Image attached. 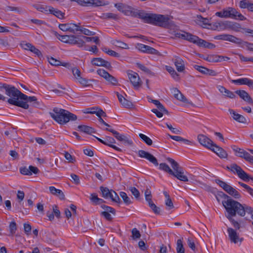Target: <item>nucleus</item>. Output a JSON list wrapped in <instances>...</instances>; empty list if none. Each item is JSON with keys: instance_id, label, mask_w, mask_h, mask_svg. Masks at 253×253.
<instances>
[{"instance_id": "1", "label": "nucleus", "mask_w": 253, "mask_h": 253, "mask_svg": "<svg viewBox=\"0 0 253 253\" xmlns=\"http://www.w3.org/2000/svg\"><path fill=\"white\" fill-rule=\"evenodd\" d=\"M0 88H3L5 90V94L9 97L7 102L12 105H15L22 108L27 109L29 108V105L26 101L28 96L22 93L14 86L7 84H3Z\"/></svg>"}, {"instance_id": "2", "label": "nucleus", "mask_w": 253, "mask_h": 253, "mask_svg": "<svg viewBox=\"0 0 253 253\" xmlns=\"http://www.w3.org/2000/svg\"><path fill=\"white\" fill-rule=\"evenodd\" d=\"M225 197L227 198V200L222 201V205L227 212L226 217L235 216L236 214L244 216L246 213L251 212V207L246 205H243L226 195Z\"/></svg>"}, {"instance_id": "3", "label": "nucleus", "mask_w": 253, "mask_h": 253, "mask_svg": "<svg viewBox=\"0 0 253 253\" xmlns=\"http://www.w3.org/2000/svg\"><path fill=\"white\" fill-rule=\"evenodd\" d=\"M167 160L170 164L173 170L166 163L160 164V169L172 175L181 181L184 182L188 181V177L184 175L183 169L179 166V164L171 158H168Z\"/></svg>"}, {"instance_id": "4", "label": "nucleus", "mask_w": 253, "mask_h": 253, "mask_svg": "<svg viewBox=\"0 0 253 253\" xmlns=\"http://www.w3.org/2000/svg\"><path fill=\"white\" fill-rule=\"evenodd\" d=\"M50 115L53 119L60 125L66 124L70 120L75 121L77 119L75 115L67 110L59 108H54L53 112L50 113Z\"/></svg>"}, {"instance_id": "5", "label": "nucleus", "mask_w": 253, "mask_h": 253, "mask_svg": "<svg viewBox=\"0 0 253 253\" xmlns=\"http://www.w3.org/2000/svg\"><path fill=\"white\" fill-rule=\"evenodd\" d=\"M148 18L149 19V23L163 27L169 26L171 22L168 15L152 14Z\"/></svg>"}, {"instance_id": "6", "label": "nucleus", "mask_w": 253, "mask_h": 253, "mask_svg": "<svg viewBox=\"0 0 253 253\" xmlns=\"http://www.w3.org/2000/svg\"><path fill=\"white\" fill-rule=\"evenodd\" d=\"M215 15L220 18H231L237 19L238 18L240 20H245L246 19L241 13L238 12L236 9L229 7L226 9H224L222 11L215 13Z\"/></svg>"}, {"instance_id": "7", "label": "nucleus", "mask_w": 253, "mask_h": 253, "mask_svg": "<svg viewBox=\"0 0 253 253\" xmlns=\"http://www.w3.org/2000/svg\"><path fill=\"white\" fill-rule=\"evenodd\" d=\"M215 182L221 187L229 195L236 199H239L241 196L239 192L234 188L228 185L224 181L219 179H216Z\"/></svg>"}, {"instance_id": "8", "label": "nucleus", "mask_w": 253, "mask_h": 253, "mask_svg": "<svg viewBox=\"0 0 253 253\" xmlns=\"http://www.w3.org/2000/svg\"><path fill=\"white\" fill-rule=\"evenodd\" d=\"M55 35L62 42L70 44H77L79 47H82L84 43V41L73 35H64L60 36L57 35L56 33Z\"/></svg>"}, {"instance_id": "9", "label": "nucleus", "mask_w": 253, "mask_h": 253, "mask_svg": "<svg viewBox=\"0 0 253 253\" xmlns=\"http://www.w3.org/2000/svg\"><path fill=\"white\" fill-rule=\"evenodd\" d=\"M227 169L233 173H236L238 177L244 181H247L250 179L253 181V177H250L240 166L236 164H232L230 166H227Z\"/></svg>"}, {"instance_id": "10", "label": "nucleus", "mask_w": 253, "mask_h": 253, "mask_svg": "<svg viewBox=\"0 0 253 253\" xmlns=\"http://www.w3.org/2000/svg\"><path fill=\"white\" fill-rule=\"evenodd\" d=\"M149 101L153 103L157 106V109H153L151 111L155 113L158 118H162L164 114H169L168 111L165 109L159 100L150 99Z\"/></svg>"}, {"instance_id": "11", "label": "nucleus", "mask_w": 253, "mask_h": 253, "mask_svg": "<svg viewBox=\"0 0 253 253\" xmlns=\"http://www.w3.org/2000/svg\"><path fill=\"white\" fill-rule=\"evenodd\" d=\"M227 232L228 238L231 243L235 244L239 243L241 244L243 241V238L240 237L239 233L237 232L236 230L229 227L227 228Z\"/></svg>"}, {"instance_id": "12", "label": "nucleus", "mask_w": 253, "mask_h": 253, "mask_svg": "<svg viewBox=\"0 0 253 253\" xmlns=\"http://www.w3.org/2000/svg\"><path fill=\"white\" fill-rule=\"evenodd\" d=\"M115 6L118 10L122 12L126 15L132 16L136 15V13L134 12L135 9L129 5L122 3H116Z\"/></svg>"}, {"instance_id": "13", "label": "nucleus", "mask_w": 253, "mask_h": 253, "mask_svg": "<svg viewBox=\"0 0 253 253\" xmlns=\"http://www.w3.org/2000/svg\"><path fill=\"white\" fill-rule=\"evenodd\" d=\"M127 76L130 82L135 88L138 89L141 86V82L137 73L132 71H128L127 72Z\"/></svg>"}, {"instance_id": "14", "label": "nucleus", "mask_w": 253, "mask_h": 253, "mask_svg": "<svg viewBox=\"0 0 253 253\" xmlns=\"http://www.w3.org/2000/svg\"><path fill=\"white\" fill-rule=\"evenodd\" d=\"M97 72L99 75L104 78L108 83L113 85L118 84V80L104 69H98Z\"/></svg>"}, {"instance_id": "15", "label": "nucleus", "mask_w": 253, "mask_h": 253, "mask_svg": "<svg viewBox=\"0 0 253 253\" xmlns=\"http://www.w3.org/2000/svg\"><path fill=\"white\" fill-rule=\"evenodd\" d=\"M59 28L63 31H70L71 33H75L79 31V25L74 23L61 24L59 25Z\"/></svg>"}, {"instance_id": "16", "label": "nucleus", "mask_w": 253, "mask_h": 253, "mask_svg": "<svg viewBox=\"0 0 253 253\" xmlns=\"http://www.w3.org/2000/svg\"><path fill=\"white\" fill-rule=\"evenodd\" d=\"M195 23L198 25L204 28L210 29L211 24L210 23V20L207 18H204L201 15H197L195 17L194 20Z\"/></svg>"}, {"instance_id": "17", "label": "nucleus", "mask_w": 253, "mask_h": 253, "mask_svg": "<svg viewBox=\"0 0 253 253\" xmlns=\"http://www.w3.org/2000/svg\"><path fill=\"white\" fill-rule=\"evenodd\" d=\"M197 139L201 145L210 149L214 144L213 142L210 138L204 134H199Z\"/></svg>"}, {"instance_id": "18", "label": "nucleus", "mask_w": 253, "mask_h": 253, "mask_svg": "<svg viewBox=\"0 0 253 253\" xmlns=\"http://www.w3.org/2000/svg\"><path fill=\"white\" fill-rule=\"evenodd\" d=\"M138 155L140 157L145 158L148 160L150 162L153 164L154 165L157 166L159 164L157 162L156 158L150 153L146 152L144 150H139L138 152Z\"/></svg>"}, {"instance_id": "19", "label": "nucleus", "mask_w": 253, "mask_h": 253, "mask_svg": "<svg viewBox=\"0 0 253 253\" xmlns=\"http://www.w3.org/2000/svg\"><path fill=\"white\" fill-rule=\"evenodd\" d=\"M21 46L23 49L30 51L39 57L42 56L41 51L30 43L23 42L21 43Z\"/></svg>"}, {"instance_id": "20", "label": "nucleus", "mask_w": 253, "mask_h": 253, "mask_svg": "<svg viewBox=\"0 0 253 253\" xmlns=\"http://www.w3.org/2000/svg\"><path fill=\"white\" fill-rule=\"evenodd\" d=\"M206 61L209 62H221L229 61L230 58L226 56H220L216 55H208L205 58Z\"/></svg>"}, {"instance_id": "21", "label": "nucleus", "mask_w": 253, "mask_h": 253, "mask_svg": "<svg viewBox=\"0 0 253 253\" xmlns=\"http://www.w3.org/2000/svg\"><path fill=\"white\" fill-rule=\"evenodd\" d=\"M135 47L140 51L144 53L157 54L158 52L154 48L142 43H137L135 45Z\"/></svg>"}, {"instance_id": "22", "label": "nucleus", "mask_w": 253, "mask_h": 253, "mask_svg": "<svg viewBox=\"0 0 253 253\" xmlns=\"http://www.w3.org/2000/svg\"><path fill=\"white\" fill-rule=\"evenodd\" d=\"M194 68L201 73L205 75L216 76L217 74V73L213 70L210 69L204 66H199L197 64H195Z\"/></svg>"}, {"instance_id": "23", "label": "nucleus", "mask_w": 253, "mask_h": 253, "mask_svg": "<svg viewBox=\"0 0 253 253\" xmlns=\"http://www.w3.org/2000/svg\"><path fill=\"white\" fill-rule=\"evenodd\" d=\"M210 149L216 153L220 158H226L228 156L227 153L223 149L214 143Z\"/></svg>"}, {"instance_id": "24", "label": "nucleus", "mask_w": 253, "mask_h": 253, "mask_svg": "<svg viewBox=\"0 0 253 253\" xmlns=\"http://www.w3.org/2000/svg\"><path fill=\"white\" fill-rule=\"evenodd\" d=\"M235 93L238 94L244 101L251 105H253V99L247 92L243 90H238L236 91Z\"/></svg>"}, {"instance_id": "25", "label": "nucleus", "mask_w": 253, "mask_h": 253, "mask_svg": "<svg viewBox=\"0 0 253 253\" xmlns=\"http://www.w3.org/2000/svg\"><path fill=\"white\" fill-rule=\"evenodd\" d=\"M218 39L224 41H228L237 43H241V39L230 35H221L218 36Z\"/></svg>"}, {"instance_id": "26", "label": "nucleus", "mask_w": 253, "mask_h": 253, "mask_svg": "<svg viewBox=\"0 0 253 253\" xmlns=\"http://www.w3.org/2000/svg\"><path fill=\"white\" fill-rule=\"evenodd\" d=\"M232 82L240 84H246L250 87L253 88V81L248 78H242L238 80H233Z\"/></svg>"}, {"instance_id": "27", "label": "nucleus", "mask_w": 253, "mask_h": 253, "mask_svg": "<svg viewBox=\"0 0 253 253\" xmlns=\"http://www.w3.org/2000/svg\"><path fill=\"white\" fill-rule=\"evenodd\" d=\"M228 111L235 121L241 123H245L246 122V119L243 116L237 113L232 109H229Z\"/></svg>"}, {"instance_id": "28", "label": "nucleus", "mask_w": 253, "mask_h": 253, "mask_svg": "<svg viewBox=\"0 0 253 253\" xmlns=\"http://www.w3.org/2000/svg\"><path fill=\"white\" fill-rule=\"evenodd\" d=\"M193 43L197 44L200 46L207 47L208 48H212L214 47V45L213 44L201 39L198 37L197 39H195V41H194Z\"/></svg>"}, {"instance_id": "29", "label": "nucleus", "mask_w": 253, "mask_h": 253, "mask_svg": "<svg viewBox=\"0 0 253 253\" xmlns=\"http://www.w3.org/2000/svg\"><path fill=\"white\" fill-rule=\"evenodd\" d=\"M49 189L51 194L55 196H56L60 200L65 199V195L63 192L61 190L57 189L54 186H50L49 187Z\"/></svg>"}, {"instance_id": "30", "label": "nucleus", "mask_w": 253, "mask_h": 253, "mask_svg": "<svg viewBox=\"0 0 253 253\" xmlns=\"http://www.w3.org/2000/svg\"><path fill=\"white\" fill-rule=\"evenodd\" d=\"M48 10V13L53 14L56 17L59 19H63L64 18L65 13L57 9L54 8L53 7L50 6V7H49Z\"/></svg>"}, {"instance_id": "31", "label": "nucleus", "mask_w": 253, "mask_h": 253, "mask_svg": "<svg viewBox=\"0 0 253 253\" xmlns=\"http://www.w3.org/2000/svg\"><path fill=\"white\" fill-rule=\"evenodd\" d=\"M173 95L175 98L184 103H188V100L177 88L173 89Z\"/></svg>"}, {"instance_id": "32", "label": "nucleus", "mask_w": 253, "mask_h": 253, "mask_svg": "<svg viewBox=\"0 0 253 253\" xmlns=\"http://www.w3.org/2000/svg\"><path fill=\"white\" fill-rule=\"evenodd\" d=\"M234 151L235 152L236 156L245 159L246 161H247L250 155L248 152L241 148H237L234 149Z\"/></svg>"}, {"instance_id": "33", "label": "nucleus", "mask_w": 253, "mask_h": 253, "mask_svg": "<svg viewBox=\"0 0 253 253\" xmlns=\"http://www.w3.org/2000/svg\"><path fill=\"white\" fill-rule=\"evenodd\" d=\"M78 128L79 130L89 134L95 132L93 128L87 126L80 125L78 126Z\"/></svg>"}, {"instance_id": "34", "label": "nucleus", "mask_w": 253, "mask_h": 253, "mask_svg": "<svg viewBox=\"0 0 253 253\" xmlns=\"http://www.w3.org/2000/svg\"><path fill=\"white\" fill-rule=\"evenodd\" d=\"M134 12L136 13L135 16H133L134 17H139L144 19L147 22L149 23V19L148 18L150 15H152V13H145L144 12L142 11H137L136 9H134Z\"/></svg>"}, {"instance_id": "35", "label": "nucleus", "mask_w": 253, "mask_h": 253, "mask_svg": "<svg viewBox=\"0 0 253 253\" xmlns=\"http://www.w3.org/2000/svg\"><path fill=\"white\" fill-rule=\"evenodd\" d=\"M100 17L102 19H114L117 20L119 18L117 14L112 13H102Z\"/></svg>"}, {"instance_id": "36", "label": "nucleus", "mask_w": 253, "mask_h": 253, "mask_svg": "<svg viewBox=\"0 0 253 253\" xmlns=\"http://www.w3.org/2000/svg\"><path fill=\"white\" fill-rule=\"evenodd\" d=\"M33 6L37 10L44 13H48V9L50 7V6H44L41 4H34L33 5Z\"/></svg>"}, {"instance_id": "37", "label": "nucleus", "mask_w": 253, "mask_h": 253, "mask_svg": "<svg viewBox=\"0 0 253 253\" xmlns=\"http://www.w3.org/2000/svg\"><path fill=\"white\" fill-rule=\"evenodd\" d=\"M166 68L173 79L177 80L179 79V75L175 71L174 68L170 66H166Z\"/></svg>"}, {"instance_id": "38", "label": "nucleus", "mask_w": 253, "mask_h": 253, "mask_svg": "<svg viewBox=\"0 0 253 253\" xmlns=\"http://www.w3.org/2000/svg\"><path fill=\"white\" fill-rule=\"evenodd\" d=\"M112 43L115 46L120 47V48H123V49H128L129 48V47L126 43L122 41H117V40L114 41Z\"/></svg>"}, {"instance_id": "39", "label": "nucleus", "mask_w": 253, "mask_h": 253, "mask_svg": "<svg viewBox=\"0 0 253 253\" xmlns=\"http://www.w3.org/2000/svg\"><path fill=\"white\" fill-rule=\"evenodd\" d=\"M100 190L101 191L102 196L105 198H109L112 193V190L110 191L107 187H100Z\"/></svg>"}, {"instance_id": "40", "label": "nucleus", "mask_w": 253, "mask_h": 253, "mask_svg": "<svg viewBox=\"0 0 253 253\" xmlns=\"http://www.w3.org/2000/svg\"><path fill=\"white\" fill-rule=\"evenodd\" d=\"M177 253H185V250L181 239H178L176 243Z\"/></svg>"}, {"instance_id": "41", "label": "nucleus", "mask_w": 253, "mask_h": 253, "mask_svg": "<svg viewBox=\"0 0 253 253\" xmlns=\"http://www.w3.org/2000/svg\"><path fill=\"white\" fill-rule=\"evenodd\" d=\"M243 28H242L243 29ZM229 29L232 30L236 32H239L242 29V27L240 24L239 23L230 21V27Z\"/></svg>"}, {"instance_id": "42", "label": "nucleus", "mask_w": 253, "mask_h": 253, "mask_svg": "<svg viewBox=\"0 0 253 253\" xmlns=\"http://www.w3.org/2000/svg\"><path fill=\"white\" fill-rule=\"evenodd\" d=\"M106 130L112 132L116 138L120 141H123V140L125 136V135H124L122 134H120L117 131H116L113 129L106 128Z\"/></svg>"}, {"instance_id": "43", "label": "nucleus", "mask_w": 253, "mask_h": 253, "mask_svg": "<svg viewBox=\"0 0 253 253\" xmlns=\"http://www.w3.org/2000/svg\"><path fill=\"white\" fill-rule=\"evenodd\" d=\"M120 196L126 205H129L131 203L130 198L128 197L125 192H121L120 193Z\"/></svg>"}, {"instance_id": "44", "label": "nucleus", "mask_w": 253, "mask_h": 253, "mask_svg": "<svg viewBox=\"0 0 253 253\" xmlns=\"http://www.w3.org/2000/svg\"><path fill=\"white\" fill-rule=\"evenodd\" d=\"M88 1H89V2L85 3V6L94 5L95 6H99L104 5L103 2L99 0H88Z\"/></svg>"}, {"instance_id": "45", "label": "nucleus", "mask_w": 253, "mask_h": 253, "mask_svg": "<svg viewBox=\"0 0 253 253\" xmlns=\"http://www.w3.org/2000/svg\"><path fill=\"white\" fill-rule=\"evenodd\" d=\"M138 68L145 73L149 75H153V72L148 67H146L145 64H138Z\"/></svg>"}, {"instance_id": "46", "label": "nucleus", "mask_w": 253, "mask_h": 253, "mask_svg": "<svg viewBox=\"0 0 253 253\" xmlns=\"http://www.w3.org/2000/svg\"><path fill=\"white\" fill-rule=\"evenodd\" d=\"M84 113L92 114H95L99 118H101V116H103V117L106 116V113L102 110L100 109L96 111H92V112L85 111Z\"/></svg>"}, {"instance_id": "47", "label": "nucleus", "mask_w": 253, "mask_h": 253, "mask_svg": "<svg viewBox=\"0 0 253 253\" xmlns=\"http://www.w3.org/2000/svg\"><path fill=\"white\" fill-rule=\"evenodd\" d=\"M102 50L105 53H107L108 55L114 56V57H119L120 55L118 53L115 52L114 50L111 49H109L106 47H103L102 48Z\"/></svg>"}, {"instance_id": "48", "label": "nucleus", "mask_w": 253, "mask_h": 253, "mask_svg": "<svg viewBox=\"0 0 253 253\" xmlns=\"http://www.w3.org/2000/svg\"><path fill=\"white\" fill-rule=\"evenodd\" d=\"M132 238L133 240H137L140 238L141 234L139 230L137 228H134L131 230Z\"/></svg>"}, {"instance_id": "49", "label": "nucleus", "mask_w": 253, "mask_h": 253, "mask_svg": "<svg viewBox=\"0 0 253 253\" xmlns=\"http://www.w3.org/2000/svg\"><path fill=\"white\" fill-rule=\"evenodd\" d=\"M90 200L96 204H101L103 202V200L98 198L97 195L94 193L91 194Z\"/></svg>"}, {"instance_id": "50", "label": "nucleus", "mask_w": 253, "mask_h": 253, "mask_svg": "<svg viewBox=\"0 0 253 253\" xmlns=\"http://www.w3.org/2000/svg\"><path fill=\"white\" fill-rule=\"evenodd\" d=\"M250 4L247 0H242L239 2V6L241 8H247L250 10Z\"/></svg>"}, {"instance_id": "51", "label": "nucleus", "mask_w": 253, "mask_h": 253, "mask_svg": "<svg viewBox=\"0 0 253 253\" xmlns=\"http://www.w3.org/2000/svg\"><path fill=\"white\" fill-rule=\"evenodd\" d=\"M149 206L153 211V212L157 214H160L161 212V209L159 207H157V206L153 203L152 201L151 203H148Z\"/></svg>"}, {"instance_id": "52", "label": "nucleus", "mask_w": 253, "mask_h": 253, "mask_svg": "<svg viewBox=\"0 0 253 253\" xmlns=\"http://www.w3.org/2000/svg\"><path fill=\"white\" fill-rule=\"evenodd\" d=\"M139 137L148 145H151L153 143L152 140L146 135L140 133Z\"/></svg>"}, {"instance_id": "53", "label": "nucleus", "mask_w": 253, "mask_h": 253, "mask_svg": "<svg viewBox=\"0 0 253 253\" xmlns=\"http://www.w3.org/2000/svg\"><path fill=\"white\" fill-rule=\"evenodd\" d=\"M242 46L244 48L247 49L248 50L253 51V43H250L247 42H243L241 40V43Z\"/></svg>"}, {"instance_id": "54", "label": "nucleus", "mask_w": 253, "mask_h": 253, "mask_svg": "<svg viewBox=\"0 0 253 253\" xmlns=\"http://www.w3.org/2000/svg\"><path fill=\"white\" fill-rule=\"evenodd\" d=\"M77 81L83 86H88L90 85L89 81L86 80L85 78H83L82 77L80 78H78Z\"/></svg>"}, {"instance_id": "55", "label": "nucleus", "mask_w": 253, "mask_h": 253, "mask_svg": "<svg viewBox=\"0 0 253 253\" xmlns=\"http://www.w3.org/2000/svg\"><path fill=\"white\" fill-rule=\"evenodd\" d=\"M145 197L146 200L148 203H151L152 201L151 192L148 188H147L145 191Z\"/></svg>"}, {"instance_id": "56", "label": "nucleus", "mask_w": 253, "mask_h": 253, "mask_svg": "<svg viewBox=\"0 0 253 253\" xmlns=\"http://www.w3.org/2000/svg\"><path fill=\"white\" fill-rule=\"evenodd\" d=\"M234 216H227L226 217L229 220V221L232 223L233 226L236 229H239L240 228V224L239 223L236 221H235L233 219Z\"/></svg>"}, {"instance_id": "57", "label": "nucleus", "mask_w": 253, "mask_h": 253, "mask_svg": "<svg viewBox=\"0 0 253 253\" xmlns=\"http://www.w3.org/2000/svg\"><path fill=\"white\" fill-rule=\"evenodd\" d=\"M5 9L7 11H16L19 13H21L22 12V8L19 7L7 6H6Z\"/></svg>"}, {"instance_id": "58", "label": "nucleus", "mask_w": 253, "mask_h": 253, "mask_svg": "<svg viewBox=\"0 0 253 253\" xmlns=\"http://www.w3.org/2000/svg\"><path fill=\"white\" fill-rule=\"evenodd\" d=\"M112 192L109 198L112 199V201L119 203L120 202V199L118 194L114 191L112 190Z\"/></svg>"}, {"instance_id": "59", "label": "nucleus", "mask_w": 253, "mask_h": 253, "mask_svg": "<svg viewBox=\"0 0 253 253\" xmlns=\"http://www.w3.org/2000/svg\"><path fill=\"white\" fill-rule=\"evenodd\" d=\"M220 30H224L226 29H229L230 21H220Z\"/></svg>"}, {"instance_id": "60", "label": "nucleus", "mask_w": 253, "mask_h": 253, "mask_svg": "<svg viewBox=\"0 0 253 253\" xmlns=\"http://www.w3.org/2000/svg\"><path fill=\"white\" fill-rule=\"evenodd\" d=\"M72 72L73 74V76H74L75 78L77 80H78V78L81 77V72L80 70H79V69L76 68V67L72 68Z\"/></svg>"}, {"instance_id": "61", "label": "nucleus", "mask_w": 253, "mask_h": 253, "mask_svg": "<svg viewBox=\"0 0 253 253\" xmlns=\"http://www.w3.org/2000/svg\"><path fill=\"white\" fill-rule=\"evenodd\" d=\"M237 55L239 56L241 62H253V57H248L244 56L242 54H238Z\"/></svg>"}, {"instance_id": "62", "label": "nucleus", "mask_w": 253, "mask_h": 253, "mask_svg": "<svg viewBox=\"0 0 253 253\" xmlns=\"http://www.w3.org/2000/svg\"><path fill=\"white\" fill-rule=\"evenodd\" d=\"M121 103L124 107L126 108H130L133 106L132 102L126 98L123 99Z\"/></svg>"}, {"instance_id": "63", "label": "nucleus", "mask_w": 253, "mask_h": 253, "mask_svg": "<svg viewBox=\"0 0 253 253\" xmlns=\"http://www.w3.org/2000/svg\"><path fill=\"white\" fill-rule=\"evenodd\" d=\"M20 172L21 174L24 175H31L32 172L29 170V167L28 168L26 167H22L20 169Z\"/></svg>"}, {"instance_id": "64", "label": "nucleus", "mask_w": 253, "mask_h": 253, "mask_svg": "<svg viewBox=\"0 0 253 253\" xmlns=\"http://www.w3.org/2000/svg\"><path fill=\"white\" fill-rule=\"evenodd\" d=\"M186 36L185 37V39L191 42H194L195 41V39H197V36L193 35L190 33H186Z\"/></svg>"}]
</instances>
